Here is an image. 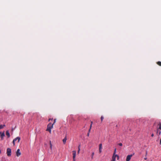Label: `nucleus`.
I'll list each match as a JSON object with an SVG mask.
<instances>
[{"label":"nucleus","instance_id":"nucleus-2","mask_svg":"<svg viewBox=\"0 0 161 161\" xmlns=\"http://www.w3.org/2000/svg\"><path fill=\"white\" fill-rule=\"evenodd\" d=\"M159 128L157 130V134L159 136L160 134L161 131L160 130H161V124L159 123L158 124Z\"/></svg>","mask_w":161,"mask_h":161},{"label":"nucleus","instance_id":"nucleus-31","mask_svg":"<svg viewBox=\"0 0 161 161\" xmlns=\"http://www.w3.org/2000/svg\"><path fill=\"white\" fill-rule=\"evenodd\" d=\"M147 152H146V155H147Z\"/></svg>","mask_w":161,"mask_h":161},{"label":"nucleus","instance_id":"nucleus-1","mask_svg":"<svg viewBox=\"0 0 161 161\" xmlns=\"http://www.w3.org/2000/svg\"><path fill=\"white\" fill-rule=\"evenodd\" d=\"M53 124H52L51 123H50L47 126V128L46 130L49 132L51 133V129L53 128Z\"/></svg>","mask_w":161,"mask_h":161},{"label":"nucleus","instance_id":"nucleus-20","mask_svg":"<svg viewBox=\"0 0 161 161\" xmlns=\"http://www.w3.org/2000/svg\"><path fill=\"white\" fill-rule=\"evenodd\" d=\"M80 150V148H79V149H78V150L77 152V153L78 154H79V153Z\"/></svg>","mask_w":161,"mask_h":161},{"label":"nucleus","instance_id":"nucleus-8","mask_svg":"<svg viewBox=\"0 0 161 161\" xmlns=\"http://www.w3.org/2000/svg\"><path fill=\"white\" fill-rule=\"evenodd\" d=\"M16 155L17 156L19 157L21 153L20 152V150L19 149H18L16 152Z\"/></svg>","mask_w":161,"mask_h":161},{"label":"nucleus","instance_id":"nucleus-19","mask_svg":"<svg viewBox=\"0 0 161 161\" xmlns=\"http://www.w3.org/2000/svg\"><path fill=\"white\" fill-rule=\"evenodd\" d=\"M118 145H119V146H122V143H119Z\"/></svg>","mask_w":161,"mask_h":161},{"label":"nucleus","instance_id":"nucleus-21","mask_svg":"<svg viewBox=\"0 0 161 161\" xmlns=\"http://www.w3.org/2000/svg\"><path fill=\"white\" fill-rule=\"evenodd\" d=\"M56 119H54V122L53 124H53V125L55 124V123L56 122Z\"/></svg>","mask_w":161,"mask_h":161},{"label":"nucleus","instance_id":"nucleus-33","mask_svg":"<svg viewBox=\"0 0 161 161\" xmlns=\"http://www.w3.org/2000/svg\"><path fill=\"white\" fill-rule=\"evenodd\" d=\"M0 153H1V151L0 150Z\"/></svg>","mask_w":161,"mask_h":161},{"label":"nucleus","instance_id":"nucleus-25","mask_svg":"<svg viewBox=\"0 0 161 161\" xmlns=\"http://www.w3.org/2000/svg\"><path fill=\"white\" fill-rule=\"evenodd\" d=\"M160 144H161V139L160 140Z\"/></svg>","mask_w":161,"mask_h":161},{"label":"nucleus","instance_id":"nucleus-17","mask_svg":"<svg viewBox=\"0 0 161 161\" xmlns=\"http://www.w3.org/2000/svg\"><path fill=\"white\" fill-rule=\"evenodd\" d=\"M103 119H104V118H103V116H101V122H102L103 121Z\"/></svg>","mask_w":161,"mask_h":161},{"label":"nucleus","instance_id":"nucleus-15","mask_svg":"<svg viewBox=\"0 0 161 161\" xmlns=\"http://www.w3.org/2000/svg\"><path fill=\"white\" fill-rule=\"evenodd\" d=\"M99 149H102V144H100L99 145Z\"/></svg>","mask_w":161,"mask_h":161},{"label":"nucleus","instance_id":"nucleus-12","mask_svg":"<svg viewBox=\"0 0 161 161\" xmlns=\"http://www.w3.org/2000/svg\"><path fill=\"white\" fill-rule=\"evenodd\" d=\"M117 156H114V155H113L112 157V159L111 161H115V159Z\"/></svg>","mask_w":161,"mask_h":161},{"label":"nucleus","instance_id":"nucleus-3","mask_svg":"<svg viewBox=\"0 0 161 161\" xmlns=\"http://www.w3.org/2000/svg\"><path fill=\"white\" fill-rule=\"evenodd\" d=\"M11 149L9 148H8L7 149V156L8 157L10 156L11 155Z\"/></svg>","mask_w":161,"mask_h":161},{"label":"nucleus","instance_id":"nucleus-22","mask_svg":"<svg viewBox=\"0 0 161 161\" xmlns=\"http://www.w3.org/2000/svg\"><path fill=\"white\" fill-rule=\"evenodd\" d=\"M102 152V149H99V153H101Z\"/></svg>","mask_w":161,"mask_h":161},{"label":"nucleus","instance_id":"nucleus-9","mask_svg":"<svg viewBox=\"0 0 161 161\" xmlns=\"http://www.w3.org/2000/svg\"><path fill=\"white\" fill-rule=\"evenodd\" d=\"M116 152V148H115L114 149V152L113 155H114V156H117V159L118 160L119 159V156L115 154Z\"/></svg>","mask_w":161,"mask_h":161},{"label":"nucleus","instance_id":"nucleus-26","mask_svg":"<svg viewBox=\"0 0 161 161\" xmlns=\"http://www.w3.org/2000/svg\"><path fill=\"white\" fill-rule=\"evenodd\" d=\"M154 136V134H152V135H151V136L152 137H153V136Z\"/></svg>","mask_w":161,"mask_h":161},{"label":"nucleus","instance_id":"nucleus-6","mask_svg":"<svg viewBox=\"0 0 161 161\" xmlns=\"http://www.w3.org/2000/svg\"><path fill=\"white\" fill-rule=\"evenodd\" d=\"M132 156V154L128 155L126 157V161H129Z\"/></svg>","mask_w":161,"mask_h":161},{"label":"nucleus","instance_id":"nucleus-28","mask_svg":"<svg viewBox=\"0 0 161 161\" xmlns=\"http://www.w3.org/2000/svg\"><path fill=\"white\" fill-rule=\"evenodd\" d=\"M144 159H145V160H147V158H146H146H144Z\"/></svg>","mask_w":161,"mask_h":161},{"label":"nucleus","instance_id":"nucleus-10","mask_svg":"<svg viewBox=\"0 0 161 161\" xmlns=\"http://www.w3.org/2000/svg\"><path fill=\"white\" fill-rule=\"evenodd\" d=\"M67 139V137H66V136L65 137H64V138L63 140V143L64 144H65L66 143Z\"/></svg>","mask_w":161,"mask_h":161},{"label":"nucleus","instance_id":"nucleus-23","mask_svg":"<svg viewBox=\"0 0 161 161\" xmlns=\"http://www.w3.org/2000/svg\"><path fill=\"white\" fill-rule=\"evenodd\" d=\"M53 119H48V121H50V120H52Z\"/></svg>","mask_w":161,"mask_h":161},{"label":"nucleus","instance_id":"nucleus-13","mask_svg":"<svg viewBox=\"0 0 161 161\" xmlns=\"http://www.w3.org/2000/svg\"><path fill=\"white\" fill-rule=\"evenodd\" d=\"M157 64L160 66H161V62L159 61L157 63Z\"/></svg>","mask_w":161,"mask_h":161},{"label":"nucleus","instance_id":"nucleus-14","mask_svg":"<svg viewBox=\"0 0 161 161\" xmlns=\"http://www.w3.org/2000/svg\"><path fill=\"white\" fill-rule=\"evenodd\" d=\"M5 126V125H0V129L3 128V127L4 126Z\"/></svg>","mask_w":161,"mask_h":161},{"label":"nucleus","instance_id":"nucleus-7","mask_svg":"<svg viewBox=\"0 0 161 161\" xmlns=\"http://www.w3.org/2000/svg\"><path fill=\"white\" fill-rule=\"evenodd\" d=\"M0 134H1V140H3V137L5 136V134L4 132L3 133H2L1 132H0Z\"/></svg>","mask_w":161,"mask_h":161},{"label":"nucleus","instance_id":"nucleus-30","mask_svg":"<svg viewBox=\"0 0 161 161\" xmlns=\"http://www.w3.org/2000/svg\"><path fill=\"white\" fill-rule=\"evenodd\" d=\"M90 130H91V129L90 128V129L89 130V133L90 131Z\"/></svg>","mask_w":161,"mask_h":161},{"label":"nucleus","instance_id":"nucleus-11","mask_svg":"<svg viewBox=\"0 0 161 161\" xmlns=\"http://www.w3.org/2000/svg\"><path fill=\"white\" fill-rule=\"evenodd\" d=\"M6 134L8 136V138H9L10 137V135L8 130L6 131Z\"/></svg>","mask_w":161,"mask_h":161},{"label":"nucleus","instance_id":"nucleus-32","mask_svg":"<svg viewBox=\"0 0 161 161\" xmlns=\"http://www.w3.org/2000/svg\"><path fill=\"white\" fill-rule=\"evenodd\" d=\"M92 122H91V124L92 125Z\"/></svg>","mask_w":161,"mask_h":161},{"label":"nucleus","instance_id":"nucleus-5","mask_svg":"<svg viewBox=\"0 0 161 161\" xmlns=\"http://www.w3.org/2000/svg\"><path fill=\"white\" fill-rule=\"evenodd\" d=\"M73 161H75V158L76 157V151H73Z\"/></svg>","mask_w":161,"mask_h":161},{"label":"nucleus","instance_id":"nucleus-24","mask_svg":"<svg viewBox=\"0 0 161 161\" xmlns=\"http://www.w3.org/2000/svg\"><path fill=\"white\" fill-rule=\"evenodd\" d=\"M80 145L79 146H78V149H79V148H80Z\"/></svg>","mask_w":161,"mask_h":161},{"label":"nucleus","instance_id":"nucleus-29","mask_svg":"<svg viewBox=\"0 0 161 161\" xmlns=\"http://www.w3.org/2000/svg\"><path fill=\"white\" fill-rule=\"evenodd\" d=\"M92 124H91V125H90V128L91 129V127H92Z\"/></svg>","mask_w":161,"mask_h":161},{"label":"nucleus","instance_id":"nucleus-18","mask_svg":"<svg viewBox=\"0 0 161 161\" xmlns=\"http://www.w3.org/2000/svg\"><path fill=\"white\" fill-rule=\"evenodd\" d=\"M50 147L51 149L52 148V145L51 142V141H50Z\"/></svg>","mask_w":161,"mask_h":161},{"label":"nucleus","instance_id":"nucleus-16","mask_svg":"<svg viewBox=\"0 0 161 161\" xmlns=\"http://www.w3.org/2000/svg\"><path fill=\"white\" fill-rule=\"evenodd\" d=\"M94 152H92V155H91V156H92V158H93V155H94Z\"/></svg>","mask_w":161,"mask_h":161},{"label":"nucleus","instance_id":"nucleus-27","mask_svg":"<svg viewBox=\"0 0 161 161\" xmlns=\"http://www.w3.org/2000/svg\"><path fill=\"white\" fill-rule=\"evenodd\" d=\"M89 133L88 132V133H87V136H89Z\"/></svg>","mask_w":161,"mask_h":161},{"label":"nucleus","instance_id":"nucleus-4","mask_svg":"<svg viewBox=\"0 0 161 161\" xmlns=\"http://www.w3.org/2000/svg\"><path fill=\"white\" fill-rule=\"evenodd\" d=\"M20 137H17L14 139L13 141V143L14 144V146L15 145V142L17 140H18V142H19V141L20 140Z\"/></svg>","mask_w":161,"mask_h":161}]
</instances>
